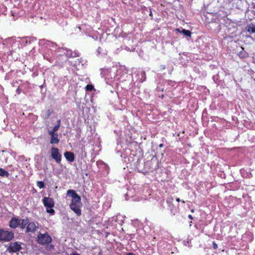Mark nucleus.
I'll return each mask as SVG.
<instances>
[{"label": "nucleus", "mask_w": 255, "mask_h": 255, "mask_svg": "<svg viewBox=\"0 0 255 255\" xmlns=\"http://www.w3.org/2000/svg\"><path fill=\"white\" fill-rule=\"evenodd\" d=\"M42 201L44 206L46 207V212L51 215H54L55 211L52 208L54 207L55 203L53 199L48 197H44L42 199Z\"/></svg>", "instance_id": "obj_2"}, {"label": "nucleus", "mask_w": 255, "mask_h": 255, "mask_svg": "<svg viewBox=\"0 0 255 255\" xmlns=\"http://www.w3.org/2000/svg\"><path fill=\"white\" fill-rule=\"evenodd\" d=\"M176 201L179 202L180 201V199L179 198H177Z\"/></svg>", "instance_id": "obj_26"}, {"label": "nucleus", "mask_w": 255, "mask_h": 255, "mask_svg": "<svg viewBox=\"0 0 255 255\" xmlns=\"http://www.w3.org/2000/svg\"><path fill=\"white\" fill-rule=\"evenodd\" d=\"M192 212H194V210L193 209L191 210V211Z\"/></svg>", "instance_id": "obj_29"}, {"label": "nucleus", "mask_w": 255, "mask_h": 255, "mask_svg": "<svg viewBox=\"0 0 255 255\" xmlns=\"http://www.w3.org/2000/svg\"><path fill=\"white\" fill-rule=\"evenodd\" d=\"M20 221H21L19 225H20L21 229H23L25 228H26V226L29 222V219L27 218H26L25 219L20 220Z\"/></svg>", "instance_id": "obj_10"}, {"label": "nucleus", "mask_w": 255, "mask_h": 255, "mask_svg": "<svg viewBox=\"0 0 255 255\" xmlns=\"http://www.w3.org/2000/svg\"><path fill=\"white\" fill-rule=\"evenodd\" d=\"M51 155L53 159L57 163L61 161L62 155L59 152V150L57 147H52L51 149Z\"/></svg>", "instance_id": "obj_5"}, {"label": "nucleus", "mask_w": 255, "mask_h": 255, "mask_svg": "<svg viewBox=\"0 0 255 255\" xmlns=\"http://www.w3.org/2000/svg\"><path fill=\"white\" fill-rule=\"evenodd\" d=\"M67 195H71L72 197L71 202L69 205L70 209L78 216L81 215V199L80 196L76 193L75 190H68L67 191Z\"/></svg>", "instance_id": "obj_1"}, {"label": "nucleus", "mask_w": 255, "mask_h": 255, "mask_svg": "<svg viewBox=\"0 0 255 255\" xmlns=\"http://www.w3.org/2000/svg\"><path fill=\"white\" fill-rule=\"evenodd\" d=\"M163 146V144L162 143H161L159 145V147L161 148Z\"/></svg>", "instance_id": "obj_24"}, {"label": "nucleus", "mask_w": 255, "mask_h": 255, "mask_svg": "<svg viewBox=\"0 0 255 255\" xmlns=\"http://www.w3.org/2000/svg\"><path fill=\"white\" fill-rule=\"evenodd\" d=\"M71 255H80L77 253H73Z\"/></svg>", "instance_id": "obj_23"}, {"label": "nucleus", "mask_w": 255, "mask_h": 255, "mask_svg": "<svg viewBox=\"0 0 255 255\" xmlns=\"http://www.w3.org/2000/svg\"><path fill=\"white\" fill-rule=\"evenodd\" d=\"M37 185L40 189L43 188L45 187V184L43 181H37Z\"/></svg>", "instance_id": "obj_15"}, {"label": "nucleus", "mask_w": 255, "mask_h": 255, "mask_svg": "<svg viewBox=\"0 0 255 255\" xmlns=\"http://www.w3.org/2000/svg\"><path fill=\"white\" fill-rule=\"evenodd\" d=\"M14 238V234L12 231L0 229V242H7Z\"/></svg>", "instance_id": "obj_3"}, {"label": "nucleus", "mask_w": 255, "mask_h": 255, "mask_svg": "<svg viewBox=\"0 0 255 255\" xmlns=\"http://www.w3.org/2000/svg\"><path fill=\"white\" fill-rule=\"evenodd\" d=\"M60 125H61V120H59L57 121V124L56 125L60 127Z\"/></svg>", "instance_id": "obj_21"}, {"label": "nucleus", "mask_w": 255, "mask_h": 255, "mask_svg": "<svg viewBox=\"0 0 255 255\" xmlns=\"http://www.w3.org/2000/svg\"><path fill=\"white\" fill-rule=\"evenodd\" d=\"M48 134L50 135V137H51L55 135V134H57L58 133L52 129L51 130L48 131Z\"/></svg>", "instance_id": "obj_16"}, {"label": "nucleus", "mask_w": 255, "mask_h": 255, "mask_svg": "<svg viewBox=\"0 0 255 255\" xmlns=\"http://www.w3.org/2000/svg\"><path fill=\"white\" fill-rule=\"evenodd\" d=\"M150 15L151 16L152 15V12H151V10L150 9Z\"/></svg>", "instance_id": "obj_28"}, {"label": "nucleus", "mask_w": 255, "mask_h": 255, "mask_svg": "<svg viewBox=\"0 0 255 255\" xmlns=\"http://www.w3.org/2000/svg\"><path fill=\"white\" fill-rule=\"evenodd\" d=\"M37 241L39 244L46 245L51 243L52 241V238L47 233L42 234L39 233L37 237Z\"/></svg>", "instance_id": "obj_4"}, {"label": "nucleus", "mask_w": 255, "mask_h": 255, "mask_svg": "<svg viewBox=\"0 0 255 255\" xmlns=\"http://www.w3.org/2000/svg\"><path fill=\"white\" fill-rule=\"evenodd\" d=\"M182 33L184 34L185 35L188 37H190L191 35V32L190 31L184 29H182Z\"/></svg>", "instance_id": "obj_13"}, {"label": "nucleus", "mask_w": 255, "mask_h": 255, "mask_svg": "<svg viewBox=\"0 0 255 255\" xmlns=\"http://www.w3.org/2000/svg\"><path fill=\"white\" fill-rule=\"evenodd\" d=\"M161 68H162V69H164L165 67L164 65H162V66H161Z\"/></svg>", "instance_id": "obj_27"}, {"label": "nucleus", "mask_w": 255, "mask_h": 255, "mask_svg": "<svg viewBox=\"0 0 255 255\" xmlns=\"http://www.w3.org/2000/svg\"><path fill=\"white\" fill-rule=\"evenodd\" d=\"M38 228V226H37L34 222H31L28 223L27 226L26 228L25 232L27 233H34L37 229Z\"/></svg>", "instance_id": "obj_7"}, {"label": "nucleus", "mask_w": 255, "mask_h": 255, "mask_svg": "<svg viewBox=\"0 0 255 255\" xmlns=\"http://www.w3.org/2000/svg\"><path fill=\"white\" fill-rule=\"evenodd\" d=\"M60 141L58 138V134H55L53 136L50 137V143L51 144H58Z\"/></svg>", "instance_id": "obj_11"}, {"label": "nucleus", "mask_w": 255, "mask_h": 255, "mask_svg": "<svg viewBox=\"0 0 255 255\" xmlns=\"http://www.w3.org/2000/svg\"><path fill=\"white\" fill-rule=\"evenodd\" d=\"M16 93L18 94H20L21 93V90L19 88H18L16 90Z\"/></svg>", "instance_id": "obj_19"}, {"label": "nucleus", "mask_w": 255, "mask_h": 255, "mask_svg": "<svg viewBox=\"0 0 255 255\" xmlns=\"http://www.w3.org/2000/svg\"><path fill=\"white\" fill-rule=\"evenodd\" d=\"M213 247L214 249H216L218 247V246L214 242L213 244Z\"/></svg>", "instance_id": "obj_20"}, {"label": "nucleus", "mask_w": 255, "mask_h": 255, "mask_svg": "<svg viewBox=\"0 0 255 255\" xmlns=\"http://www.w3.org/2000/svg\"><path fill=\"white\" fill-rule=\"evenodd\" d=\"M188 217H189V219H193V217H192L191 215H189L188 216Z\"/></svg>", "instance_id": "obj_25"}, {"label": "nucleus", "mask_w": 255, "mask_h": 255, "mask_svg": "<svg viewBox=\"0 0 255 255\" xmlns=\"http://www.w3.org/2000/svg\"><path fill=\"white\" fill-rule=\"evenodd\" d=\"M94 86L92 84H88L85 87L86 90L88 91H92L94 89Z\"/></svg>", "instance_id": "obj_14"}, {"label": "nucleus", "mask_w": 255, "mask_h": 255, "mask_svg": "<svg viewBox=\"0 0 255 255\" xmlns=\"http://www.w3.org/2000/svg\"><path fill=\"white\" fill-rule=\"evenodd\" d=\"M126 255H135V254H134L132 253H129L127 254Z\"/></svg>", "instance_id": "obj_22"}, {"label": "nucleus", "mask_w": 255, "mask_h": 255, "mask_svg": "<svg viewBox=\"0 0 255 255\" xmlns=\"http://www.w3.org/2000/svg\"><path fill=\"white\" fill-rule=\"evenodd\" d=\"M64 155L66 159L70 162H73L75 160L74 154L71 151L65 152Z\"/></svg>", "instance_id": "obj_9"}, {"label": "nucleus", "mask_w": 255, "mask_h": 255, "mask_svg": "<svg viewBox=\"0 0 255 255\" xmlns=\"http://www.w3.org/2000/svg\"><path fill=\"white\" fill-rule=\"evenodd\" d=\"M20 219L13 217L9 222V226L11 228L15 229L20 225Z\"/></svg>", "instance_id": "obj_8"}, {"label": "nucleus", "mask_w": 255, "mask_h": 255, "mask_svg": "<svg viewBox=\"0 0 255 255\" xmlns=\"http://www.w3.org/2000/svg\"><path fill=\"white\" fill-rule=\"evenodd\" d=\"M249 32H251L252 33L255 32V26H253L252 27H250L248 30Z\"/></svg>", "instance_id": "obj_17"}, {"label": "nucleus", "mask_w": 255, "mask_h": 255, "mask_svg": "<svg viewBox=\"0 0 255 255\" xmlns=\"http://www.w3.org/2000/svg\"><path fill=\"white\" fill-rule=\"evenodd\" d=\"M21 249V244L18 242H14L10 243L7 249L9 253H15L20 251Z\"/></svg>", "instance_id": "obj_6"}, {"label": "nucleus", "mask_w": 255, "mask_h": 255, "mask_svg": "<svg viewBox=\"0 0 255 255\" xmlns=\"http://www.w3.org/2000/svg\"><path fill=\"white\" fill-rule=\"evenodd\" d=\"M60 127L57 125H55L52 128V130L56 132V131L59 129Z\"/></svg>", "instance_id": "obj_18"}, {"label": "nucleus", "mask_w": 255, "mask_h": 255, "mask_svg": "<svg viewBox=\"0 0 255 255\" xmlns=\"http://www.w3.org/2000/svg\"><path fill=\"white\" fill-rule=\"evenodd\" d=\"M0 176L8 177L9 176V173L4 169L0 168Z\"/></svg>", "instance_id": "obj_12"}]
</instances>
